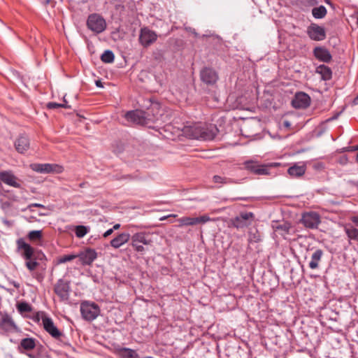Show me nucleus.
Listing matches in <instances>:
<instances>
[{"mask_svg": "<svg viewBox=\"0 0 358 358\" xmlns=\"http://www.w3.org/2000/svg\"><path fill=\"white\" fill-rule=\"evenodd\" d=\"M44 329L54 338L58 339L62 336V333L54 324L50 317L44 316L42 317Z\"/></svg>", "mask_w": 358, "mask_h": 358, "instance_id": "17", "label": "nucleus"}, {"mask_svg": "<svg viewBox=\"0 0 358 358\" xmlns=\"http://www.w3.org/2000/svg\"><path fill=\"white\" fill-rule=\"evenodd\" d=\"M323 256V251L320 249H317L314 251L311 256V260L308 264V266L311 269H316L319 267V263Z\"/></svg>", "mask_w": 358, "mask_h": 358, "instance_id": "23", "label": "nucleus"}, {"mask_svg": "<svg viewBox=\"0 0 358 358\" xmlns=\"http://www.w3.org/2000/svg\"><path fill=\"white\" fill-rule=\"evenodd\" d=\"M30 168L34 171L40 173H61L64 171L63 166L57 164H38L34 163L30 164Z\"/></svg>", "mask_w": 358, "mask_h": 358, "instance_id": "8", "label": "nucleus"}, {"mask_svg": "<svg viewBox=\"0 0 358 358\" xmlns=\"http://www.w3.org/2000/svg\"><path fill=\"white\" fill-rule=\"evenodd\" d=\"M113 232V229H108L103 234V236L104 238H106L108 236H109L110 235H111Z\"/></svg>", "mask_w": 358, "mask_h": 358, "instance_id": "42", "label": "nucleus"}, {"mask_svg": "<svg viewBox=\"0 0 358 358\" xmlns=\"http://www.w3.org/2000/svg\"><path fill=\"white\" fill-rule=\"evenodd\" d=\"M310 103V97L305 92H297L292 99V107L295 108L304 109L308 108Z\"/></svg>", "mask_w": 358, "mask_h": 358, "instance_id": "16", "label": "nucleus"}, {"mask_svg": "<svg viewBox=\"0 0 358 358\" xmlns=\"http://www.w3.org/2000/svg\"><path fill=\"white\" fill-rule=\"evenodd\" d=\"M130 237L131 236L129 233H121L115 238H113L110 244L113 248L117 249L127 243L130 240Z\"/></svg>", "mask_w": 358, "mask_h": 358, "instance_id": "20", "label": "nucleus"}, {"mask_svg": "<svg viewBox=\"0 0 358 358\" xmlns=\"http://www.w3.org/2000/svg\"><path fill=\"white\" fill-rule=\"evenodd\" d=\"M357 149H358V145H357Z\"/></svg>", "mask_w": 358, "mask_h": 358, "instance_id": "58", "label": "nucleus"}, {"mask_svg": "<svg viewBox=\"0 0 358 358\" xmlns=\"http://www.w3.org/2000/svg\"><path fill=\"white\" fill-rule=\"evenodd\" d=\"M255 219V215L252 212H241L237 216L231 218L228 222L229 228L237 229H243L250 226Z\"/></svg>", "mask_w": 358, "mask_h": 358, "instance_id": "4", "label": "nucleus"}, {"mask_svg": "<svg viewBox=\"0 0 358 358\" xmlns=\"http://www.w3.org/2000/svg\"><path fill=\"white\" fill-rule=\"evenodd\" d=\"M327 8L324 6L315 7L312 10L313 16L316 19H322L327 15Z\"/></svg>", "mask_w": 358, "mask_h": 358, "instance_id": "29", "label": "nucleus"}, {"mask_svg": "<svg viewBox=\"0 0 358 358\" xmlns=\"http://www.w3.org/2000/svg\"><path fill=\"white\" fill-rule=\"evenodd\" d=\"M356 161H357V162L358 163V153H357V156H356Z\"/></svg>", "mask_w": 358, "mask_h": 358, "instance_id": "56", "label": "nucleus"}, {"mask_svg": "<svg viewBox=\"0 0 358 358\" xmlns=\"http://www.w3.org/2000/svg\"><path fill=\"white\" fill-rule=\"evenodd\" d=\"M148 236L149 234L145 231L137 232L131 236V245L136 252L143 253L145 251L143 245L152 244V241Z\"/></svg>", "mask_w": 358, "mask_h": 358, "instance_id": "5", "label": "nucleus"}, {"mask_svg": "<svg viewBox=\"0 0 358 358\" xmlns=\"http://www.w3.org/2000/svg\"><path fill=\"white\" fill-rule=\"evenodd\" d=\"M17 308L18 311L21 313H29L32 310L31 306L27 302H21L17 304Z\"/></svg>", "mask_w": 358, "mask_h": 358, "instance_id": "35", "label": "nucleus"}, {"mask_svg": "<svg viewBox=\"0 0 358 358\" xmlns=\"http://www.w3.org/2000/svg\"><path fill=\"white\" fill-rule=\"evenodd\" d=\"M155 109H158L157 104L152 105L151 108H148L146 111L141 110L128 111L125 115V117L128 121L135 124L148 125L158 120L157 114H151V112L154 111Z\"/></svg>", "mask_w": 358, "mask_h": 358, "instance_id": "3", "label": "nucleus"}, {"mask_svg": "<svg viewBox=\"0 0 358 358\" xmlns=\"http://www.w3.org/2000/svg\"><path fill=\"white\" fill-rule=\"evenodd\" d=\"M317 73L320 74L322 80H329L331 78L332 71L331 69L324 64L320 65L316 70Z\"/></svg>", "mask_w": 358, "mask_h": 358, "instance_id": "25", "label": "nucleus"}, {"mask_svg": "<svg viewBox=\"0 0 358 358\" xmlns=\"http://www.w3.org/2000/svg\"><path fill=\"white\" fill-rule=\"evenodd\" d=\"M61 105H69L66 102V101L65 100V99H64V103H60Z\"/></svg>", "mask_w": 358, "mask_h": 358, "instance_id": "53", "label": "nucleus"}, {"mask_svg": "<svg viewBox=\"0 0 358 358\" xmlns=\"http://www.w3.org/2000/svg\"><path fill=\"white\" fill-rule=\"evenodd\" d=\"M114 54L111 50H106L101 56V59L104 63H112L114 61Z\"/></svg>", "mask_w": 358, "mask_h": 358, "instance_id": "32", "label": "nucleus"}, {"mask_svg": "<svg viewBox=\"0 0 358 358\" xmlns=\"http://www.w3.org/2000/svg\"><path fill=\"white\" fill-rule=\"evenodd\" d=\"M85 184H86L85 182H82V183H80V184L79 185V187H81V188H83V187H85Z\"/></svg>", "mask_w": 358, "mask_h": 358, "instance_id": "52", "label": "nucleus"}, {"mask_svg": "<svg viewBox=\"0 0 358 358\" xmlns=\"http://www.w3.org/2000/svg\"><path fill=\"white\" fill-rule=\"evenodd\" d=\"M9 284L13 285L17 289L20 288V283L16 281H14V280L10 281Z\"/></svg>", "mask_w": 358, "mask_h": 358, "instance_id": "44", "label": "nucleus"}, {"mask_svg": "<svg viewBox=\"0 0 358 358\" xmlns=\"http://www.w3.org/2000/svg\"><path fill=\"white\" fill-rule=\"evenodd\" d=\"M36 347V340L33 338H25L21 340L19 348L25 350H33Z\"/></svg>", "mask_w": 358, "mask_h": 358, "instance_id": "26", "label": "nucleus"}, {"mask_svg": "<svg viewBox=\"0 0 358 358\" xmlns=\"http://www.w3.org/2000/svg\"><path fill=\"white\" fill-rule=\"evenodd\" d=\"M118 355L121 358H139V355L135 350L122 348L117 350Z\"/></svg>", "mask_w": 358, "mask_h": 358, "instance_id": "24", "label": "nucleus"}, {"mask_svg": "<svg viewBox=\"0 0 358 358\" xmlns=\"http://www.w3.org/2000/svg\"><path fill=\"white\" fill-rule=\"evenodd\" d=\"M218 131L215 124L201 122L185 126L183 129L184 134L189 138L202 141L214 139Z\"/></svg>", "mask_w": 358, "mask_h": 358, "instance_id": "1", "label": "nucleus"}, {"mask_svg": "<svg viewBox=\"0 0 358 358\" xmlns=\"http://www.w3.org/2000/svg\"><path fill=\"white\" fill-rule=\"evenodd\" d=\"M256 175H268L269 174L268 166L264 164H260L257 169Z\"/></svg>", "mask_w": 358, "mask_h": 358, "instance_id": "38", "label": "nucleus"}, {"mask_svg": "<svg viewBox=\"0 0 358 358\" xmlns=\"http://www.w3.org/2000/svg\"><path fill=\"white\" fill-rule=\"evenodd\" d=\"M213 181L215 183H219L221 185H228V184H236L238 182L234 180L232 178H227V177H222L220 176L215 175L213 177Z\"/></svg>", "mask_w": 358, "mask_h": 358, "instance_id": "28", "label": "nucleus"}, {"mask_svg": "<svg viewBox=\"0 0 358 358\" xmlns=\"http://www.w3.org/2000/svg\"><path fill=\"white\" fill-rule=\"evenodd\" d=\"M281 127H283L285 128H289L290 127V123L288 120H285L283 121V122L281 124Z\"/></svg>", "mask_w": 358, "mask_h": 358, "instance_id": "45", "label": "nucleus"}, {"mask_svg": "<svg viewBox=\"0 0 358 358\" xmlns=\"http://www.w3.org/2000/svg\"><path fill=\"white\" fill-rule=\"evenodd\" d=\"M120 227V224H115L112 229H113V231H114V230L118 229Z\"/></svg>", "mask_w": 358, "mask_h": 358, "instance_id": "47", "label": "nucleus"}, {"mask_svg": "<svg viewBox=\"0 0 358 358\" xmlns=\"http://www.w3.org/2000/svg\"><path fill=\"white\" fill-rule=\"evenodd\" d=\"M77 255L83 265H91L97 257L96 252L92 248H87Z\"/></svg>", "mask_w": 358, "mask_h": 358, "instance_id": "18", "label": "nucleus"}, {"mask_svg": "<svg viewBox=\"0 0 358 358\" xmlns=\"http://www.w3.org/2000/svg\"><path fill=\"white\" fill-rule=\"evenodd\" d=\"M70 291V282L63 279H59L54 287L55 293L62 301H67L69 299Z\"/></svg>", "mask_w": 358, "mask_h": 358, "instance_id": "11", "label": "nucleus"}, {"mask_svg": "<svg viewBox=\"0 0 358 358\" xmlns=\"http://www.w3.org/2000/svg\"><path fill=\"white\" fill-rule=\"evenodd\" d=\"M87 27L92 31L99 34L106 28V22L100 15L94 13L89 15L87 20Z\"/></svg>", "mask_w": 358, "mask_h": 358, "instance_id": "7", "label": "nucleus"}, {"mask_svg": "<svg viewBox=\"0 0 358 358\" xmlns=\"http://www.w3.org/2000/svg\"><path fill=\"white\" fill-rule=\"evenodd\" d=\"M292 255L294 256V257H295V258L299 259L298 256L296 255L295 249H294V248H292Z\"/></svg>", "mask_w": 358, "mask_h": 358, "instance_id": "50", "label": "nucleus"}, {"mask_svg": "<svg viewBox=\"0 0 358 358\" xmlns=\"http://www.w3.org/2000/svg\"><path fill=\"white\" fill-rule=\"evenodd\" d=\"M47 108L48 109H55L57 108H70L71 106L69 105H61L60 103H57L55 102H49L47 104Z\"/></svg>", "mask_w": 358, "mask_h": 358, "instance_id": "39", "label": "nucleus"}, {"mask_svg": "<svg viewBox=\"0 0 358 358\" xmlns=\"http://www.w3.org/2000/svg\"><path fill=\"white\" fill-rule=\"evenodd\" d=\"M352 222L354 223H355L357 224V226H358V217H355L353 219H352Z\"/></svg>", "mask_w": 358, "mask_h": 358, "instance_id": "49", "label": "nucleus"}, {"mask_svg": "<svg viewBox=\"0 0 358 358\" xmlns=\"http://www.w3.org/2000/svg\"><path fill=\"white\" fill-rule=\"evenodd\" d=\"M260 164L254 162H246L245 163V169L253 173H256L257 171V169Z\"/></svg>", "mask_w": 358, "mask_h": 358, "instance_id": "36", "label": "nucleus"}, {"mask_svg": "<svg viewBox=\"0 0 358 358\" xmlns=\"http://www.w3.org/2000/svg\"><path fill=\"white\" fill-rule=\"evenodd\" d=\"M88 232V228L83 225H79L76 227L75 234L78 238L84 237Z\"/></svg>", "mask_w": 358, "mask_h": 358, "instance_id": "34", "label": "nucleus"}, {"mask_svg": "<svg viewBox=\"0 0 358 358\" xmlns=\"http://www.w3.org/2000/svg\"><path fill=\"white\" fill-rule=\"evenodd\" d=\"M34 207L43 208V209L45 208V206L44 205H43V204L37 203H34L29 204L27 206V209H29L30 211H33L32 208H34Z\"/></svg>", "mask_w": 358, "mask_h": 358, "instance_id": "40", "label": "nucleus"}, {"mask_svg": "<svg viewBox=\"0 0 358 358\" xmlns=\"http://www.w3.org/2000/svg\"><path fill=\"white\" fill-rule=\"evenodd\" d=\"M303 4L307 6H313L317 3V0H303Z\"/></svg>", "mask_w": 358, "mask_h": 358, "instance_id": "41", "label": "nucleus"}, {"mask_svg": "<svg viewBox=\"0 0 358 358\" xmlns=\"http://www.w3.org/2000/svg\"><path fill=\"white\" fill-rule=\"evenodd\" d=\"M0 180L13 187H21L20 180L14 175L12 171H0Z\"/></svg>", "mask_w": 358, "mask_h": 358, "instance_id": "13", "label": "nucleus"}, {"mask_svg": "<svg viewBox=\"0 0 358 358\" xmlns=\"http://www.w3.org/2000/svg\"><path fill=\"white\" fill-rule=\"evenodd\" d=\"M299 222L306 228L316 229L321 222V220L320 216L317 213L310 211L303 213Z\"/></svg>", "mask_w": 358, "mask_h": 358, "instance_id": "10", "label": "nucleus"}, {"mask_svg": "<svg viewBox=\"0 0 358 358\" xmlns=\"http://www.w3.org/2000/svg\"><path fill=\"white\" fill-rule=\"evenodd\" d=\"M200 78L201 81L206 85H213L217 83L219 76L213 68L205 67L200 71Z\"/></svg>", "mask_w": 358, "mask_h": 358, "instance_id": "12", "label": "nucleus"}, {"mask_svg": "<svg viewBox=\"0 0 358 358\" xmlns=\"http://www.w3.org/2000/svg\"><path fill=\"white\" fill-rule=\"evenodd\" d=\"M80 313L84 320L92 321L100 314V308L94 302L85 301L80 303Z\"/></svg>", "mask_w": 358, "mask_h": 358, "instance_id": "6", "label": "nucleus"}, {"mask_svg": "<svg viewBox=\"0 0 358 358\" xmlns=\"http://www.w3.org/2000/svg\"><path fill=\"white\" fill-rule=\"evenodd\" d=\"M353 184H354L355 186L358 187V180L355 181V182H353Z\"/></svg>", "mask_w": 358, "mask_h": 358, "instance_id": "55", "label": "nucleus"}, {"mask_svg": "<svg viewBox=\"0 0 358 358\" xmlns=\"http://www.w3.org/2000/svg\"><path fill=\"white\" fill-rule=\"evenodd\" d=\"M171 216H172V217H176V215H171Z\"/></svg>", "mask_w": 358, "mask_h": 358, "instance_id": "57", "label": "nucleus"}, {"mask_svg": "<svg viewBox=\"0 0 358 358\" xmlns=\"http://www.w3.org/2000/svg\"><path fill=\"white\" fill-rule=\"evenodd\" d=\"M345 231L348 238L352 240L358 241V229L353 227H345Z\"/></svg>", "mask_w": 358, "mask_h": 358, "instance_id": "30", "label": "nucleus"}, {"mask_svg": "<svg viewBox=\"0 0 358 358\" xmlns=\"http://www.w3.org/2000/svg\"><path fill=\"white\" fill-rule=\"evenodd\" d=\"M211 220L212 219L207 215H203L199 217H182L178 220V222L180 223V227L193 226L198 224H204Z\"/></svg>", "mask_w": 358, "mask_h": 358, "instance_id": "14", "label": "nucleus"}, {"mask_svg": "<svg viewBox=\"0 0 358 358\" xmlns=\"http://www.w3.org/2000/svg\"><path fill=\"white\" fill-rule=\"evenodd\" d=\"M36 279H37L38 280H39V281H40V280H41L42 277H41V275H38V276L36 277Z\"/></svg>", "mask_w": 358, "mask_h": 358, "instance_id": "54", "label": "nucleus"}, {"mask_svg": "<svg viewBox=\"0 0 358 358\" xmlns=\"http://www.w3.org/2000/svg\"><path fill=\"white\" fill-rule=\"evenodd\" d=\"M289 228L290 225L288 223L279 224L278 226L275 227L276 231L279 232V234L285 239H287L286 235L289 234Z\"/></svg>", "mask_w": 358, "mask_h": 358, "instance_id": "31", "label": "nucleus"}, {"mask_svg": "<svg viewBox=\"0 0 358 358\" xmlns=\"http://www.w3.org/2000/svg\"><path fill=\"white\" fill-rule=\"evenodd\" d=\"M96 85L97 87H103V85H102V83H101V80H96Z\"/></svg>", "mask_w": 358, "mask_h": 358, "instance_id": "48", "label": "nucleus"}, {"mask_svg": "<svg viewBox=\"0 0 358 358\" xmlns=\"http://www.w3.org/2000/svg\"><path fill=\"white\" fill-rule=\"evenodd\" d=\"M157 34L155 31L150 29L147 27L141 29L138 41L143 47H149L157 41Z\"/></svg>", "mask_w": 358, "mask_h": 358, "instance_id": "9", "label": "nucleus"}, {"mask_svg": "<svg viewBox=\"0 0 358 358\" xmlns=\"http://www.w3.org/2000/svg\"><path fill=\"white\" fill-rule=\"evenodd\" d=\"M17 245L18 250H23L22 257L26 260L25 265L30 271L38 267L41 262L46 260L45 255L42 252L36 251L23 238L17 241Z\"/></svg>", "mask_w": 358, "mask_h": 358, "instance_id": "2", "label": "nucleus"}, {"mask_svg": "<svg viewBox=\"0 0 358 358\" xmlns=\"http://www.w3.org/2000/svg\"><path fill=\"white\" fill-rule=\"evenodd\" d=\"M287 173H288L289 175H290V176H291V172H292L291 166H289V167L287 168Z\"/></svg>", "mask_w": 358, "mask_h": 358, "instance_id": "51", "label": "nucleus"}, {"mask_svg": "<svg viewBox=\"0 0 358 358\" xmlns=\"http://www.w3.org/2000/svg\"><path fill=\"white\" fill-rule=\"evenodd\" d=\"M259 241V236H256L255 234H254L252 237L250 236L249 238L250 242H252V241L258 242Z\"/></svg>", "mask_w": 358, "mask_h": 358, "instance_id": "43", "label": "nucleus"}, {"mask_svg": "<svg viewBox=\"0 0 358 358\" xmlns=\"http://www.w3.org/2000/svg\"><path fill=\"white\" fill-rule=\"evenodd\" d=\"M78 257L77 255H67L61 256L57 259L58 264H64L67 262H71Z\"/></svg>", "mask_w": 358, "mask_h": 358, "instance_id": "37", "label": "nucleus"}, {"mask_svg": "<svg viewBox=\"0 0 358 358\" xmlns=\"http://www.w3.org/2000/svg\"><path fill=\"white\" fill-rule=\"evenodd\" d=\"M352 103L354 105H358V94L357 95L356 97H355V99L352 101Z\"/></svg>", "mask_w": 358, "mask_h": 358, "instance_id": "46", "label": "nucleus"}, {"mask_svg": "<svg viewBox=\"0 0 358 358\" xmlns=\"http://www.w3.org/2000/svg\"><path fill=\"white\" fill-rule=\"evenodd\" d=\"M15 146L17 152L24 153L29 148V140L25 136H20L15 141Z\"/></svg>", "mask_w": 358, "mask_h": 358, "instance_id": "22", "label": "nucleus"}, {"mask_svg": "<svg viewBox=\"0 0 358 358\" xmlns=\"http://www.w3.org/2000/svg\"><path fill=\"white\" fill-rule=\"evenodd\" d=\"M0 327L6 331L16 329L13 320L7 313H0Z\"/></svg>", "mask_w": 358, "mask_h": 358, "instance_id": "19", "label": "nucleus"}, {"mask_svg": "<svg viewBox=\"0 0 358 358\" xmlns=\"http://www.w3.org/2000/svg\"><path fill=\"white\" fill-rule=\"evenodd\" d=\"M314 55L317 59L324 62H329L332 58L329 50L320 47L314 49Z\"/></svg>", "mask_w": 358, "mask_h": 358, "instance_id": "21", "label": "nucleus"}, {"mask_svg": "<svg viewBox=\"0 0 358 358\" xmlns=\"http://www.w3.org/2000/svg\"><path fill=\"white\" fill-rule=\"evenodd\" d=\"M308 36L314 41H322L326 38V32L324 27L317 24H311L307 29Z\"/></svg>", "mask_w": 358, "mask_h": 358, "instance_id": "15", "label": "nucleus"}, {"mask_svg": "<svg viewBox=\"0 0 358 358\" xmlns=\"http://www.w3.org/2000/svg\"><path fill=\"white\" fill-rule=\"evenodd\" d=\"M306 170V166L303 162H299L292 164V176L300 177L303 176Z\"/></svg>", "mask_w": 358, "mask_h": 358, "instance_id": "27", "label": "nucleus"}, {"mask_svg": "<svg viewBox=\"0 0 358 358\" xmlns=\"http://www.w3.org/2000/svg\"><path fill=\"white\" fill-rule=\"evenodd\" d=\"M43 237V232L41 230L31 231L27 234V238L31 241H39Z\"/></svg>", "mask_w": 358, "mask_h": 358, "instance_id": "33", "label": "nucleus"}]
</instances>
